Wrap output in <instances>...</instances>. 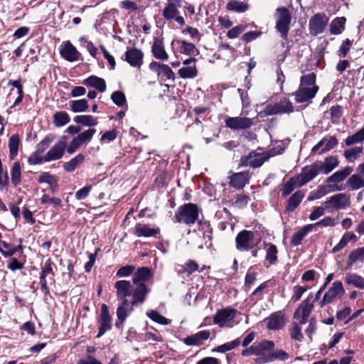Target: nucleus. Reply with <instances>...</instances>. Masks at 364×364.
<instances>
[{
    "label": "nucleus",
    "instance_id": "1",
    "mask_svg": "<svg viewBox=\"0 0 364 364\" xmlns=\"http://www.w3.org/2000/svg\"><path fill=\"white\" fill-rule=\"evenodd\" d=\"M117 298L120 303L117 309V317L127 318L133 311L134 306L142 304L146 301V289L139 287L132 291L131 282L119 280L115 282Z\"/></svg>",
    "mask_w": 364,
    "mask_h": 364
},
{
    "label": "nucleus",
    "instance_id": "2",
    "mask_svg": "<svg viewBox=\"0 0 364 364\" xmlns=\"http://www.w3.org/2000/svg\"><path fill=\"white\" fill-rule=\"evenodd\" d=\"M315 82L316 75L313 73L301 76L299 87L294 93L296 102H305L314 97L318 90Z\"/></svg>",
    "mask_w": 364,
    "mask_h": 364
},
{
    "label": "nucleus",
    "instance_id": "3",
    "mask_svg": "<svg viewBox=\"0 0 364 364\" xmlns=\"http://www.w3.org/2000/svg\"><path fill=\"white\" fill-rule=\"evenodd\" d=\"M275 29L283 40H287L290 30L291 15L289 10L280 6L275 11Z\"/></svg>",
    "mask_w": 364,
    "mask_h": 364
},
{
    "label": "nucleus",
    "instance_id": "4",
    "mask_svg": "<svg viewBox=\"0 0 364 364\" xmlns=\"http://www.w3.org/2000/svg\"><path fill=\"white\" fill-rule=\"evenodd\" d=\"M199 208L193 203H187L180 206L176 211V222L184 223L188 226L194 224L198 219Z\"/></svg>",
    "mask_w": 364,
    "mask_h": 364
},
{
    "label": "nucleus",
    "instance_id": "5",
    "mask_svg": "<svg viewBox=\"0 0 364 364\" xmlns=\"http://www.w3.org/2000/svg\"><path fill=\"white\" fill-rule=\"evenodd\" d=\"M238 311L231 307L218 310L213 318L214 324L220 328H230L233 326L235 318Z\"/></svg>",
    "mask_w": 364,
    "mask_h": 364
},
{
    "label": "nucleus",
    "instance_id": "6",
    "mask_svg": "<svg viewBox=\"0 0 364 364\" xmlns=\"http://www.w3.org/2000/svg\"><path fill=\"white\" fill-rule=\"evenodd\" d=\"M272 156H274V154L270 151L263 152L252 151L247 156L241 158L240 165L242 166H250L254 168H258L260 167L265 161H268Z\"/></svg>",
    "mask_w": 364,
    "mask_h": 364
},
{
    "label": "nucleus",
    "instance_id": "7",
    "mask_svg": "<svg viewBox=\"0 0 364 364\" xmlns=\"http://www.w3.org/2000/svg\"><path fill=\"white\" fill-rule=\"evenodd\" d=\"M152 274L148 267H140L136 272L134 274V277L132 280V291L136 290L139 287H143L146 289V292L144 294V298L146 299L150 289L145 284V282H148L151 277Z\"/></svg>",
    "mask_w": 364,
    "mask_h": 364
},
{
    "label": "nucleus",
    "instance_id": "8",
    "mask_svg": "<svg viewBox=\"0 0 364 364\" xmlns=\"http://www.w3.org/2000/svg\"><path fill=\"white\" fill-rule=\"evenodd\" d=\"M312 295L309 294L298 306L294 313V318L301 325L305 324L314 309Z\"/></svg>",
    "mask_w": 364,
    "mask_h": 364
},
{
    "label": "nucleus",
    "instance_id": "9",
    "mask_svg": "<svg viewBox=\"0 0 364 364\" xmlns=\"http://www.w3.org/2000/svg\"><path fill=\"white\" fill-rule=\"evenodd\" d=\"M67 142L68 137L66 136H61L43 156L44 161L49 162L60 159L64 155L65 150L67 147Z\"/></svg>",
    "mask_w": 364,
    "mask_h": 364
},
{
    "label": "nucleus",
    "instance_id": "10",
    "mask_svg": "<svg viewBox=\"0 0 364 364\" xmlns=\"http://www.w3.org/2000/svg\"><path fill=\"white\" fill-rule=\"evenodd\" d=\"M255 233L250 230H244L240 232L235 238L236 248L240 251H248L252 249L257 244L254 242Z\"/></svg>",
    "mask_w": 364,
    "mask_h": 364
},
{
    "label": "nucleus",
    "instance_id": "11",
    "mask_svg": "<svg viewBox=\"0 0 364 364\" xmlns=\"http://www.w3.org/2000/svg\"><path fill=\"white\" fill-rule=\"evenodd\" d=\"M326 208L335 210H343L350 205V195L346 193H337L331 196L324 202Z\"/></svg>",
    "mask_w": 364,
    "mask_h": 364
},
{
    "label": "nucleus",
    "instance_id": "12",
    "mask_svg": "<svg viewBox=\"0 0 364 364\" xmlns=\"http://www.w3.org/2000/svg\"><path fill=\"white\" fill-rule=\"evenodd\" d=\"M345 293V289L341 281H335L331 288L324 294L322 300L319 302L321 308L326 304L333 302L337 298H341Z\"/></svg>",
    "mask_w": 364,
    "mask_h": 364
},
{
    "label": "nucleus",
    "instance_id": "13",
    "mask_svg": "<svg viewBox=\"0 0 364 364\" xmlns=\"http://www.w3.org/2000/svg\"><path fill=\"white\" fill-rule=\"evenodd\" d=\"M328 23V18L325 14L318 13L309 20V31L313 36H317L323 32Z\"/></svg>",
    "mask_w": 364,
    "mask_h": 364
},
{
    "label": "nucleus",
    "instance_id": "14",
    "mask_svg": "<svg viewBox=\"0 0 364 364\" xmlns=\"http://www.w3.org/2000/svg\"><path fill=\"white\" fill-rule=\"evenodd\" d=\"M294 111V106L289 100L284 99L274 105H268L264 108V113L267 115L277 114L291 113Z\"/></svg>",
    "mask_w": 364,
    "mask_h": 364
},
{
    "label": "nucleus",
    "instance_id": "15",
    "mask_svg": "<svg viewBox=\"0 0 364 364\" xmlns=\"http://www.w3.org/2000/svg\"><path fill=\"white\" fill-rule=\"evenodd\" d=\"M54 277L55 274L52 269L51 262L50 259H48L46 262L44 266L42 267L39 277L41 291L45 294H48L50 292L48 285H47L46 278L48 279L49 284H52L55 282Z\"/></svg>",
    "mask_w": 364,
    "mask_h": 364
},
{
    "label": "nucleus",
    "instance_id": "16",
    "mask_svg": "<svg viewBox=\"0 0 364 364\" xmlns=\"http://www.w3.org/2000/svg\"><path fill=\"white\" fill-rule=\"evenodd\" d=\"M319 173H321V169L317 161L309 166H304L301 173L296 176L297 179L299 181V185L304 186L313 180Z\"/></svg>",
    "mask_w": 364,
    "mask_h": 364
},
{
    "label": "nucleus",
    "instance_id": "17",
    "mask_svg": "<svg viewBox=\"0 0 364 364\" xmlns=\"http://www.w3.org/2000/svg\"><path fill=\"white\" fill-rule=\"evenodd\" d=\"M60 56L68 62H74L81 59V54L70 41L63 42L60 48Z\"/></svg>",
    "mask_w": 364,
    "mask_h": 364
},
{
    "label": "nucleus",
    "instance_id": "18",
    "mask_svg": "<svg viewBox=\"0 0 364 364\" xmlns=\"http://www.w3.org/2000/svg\"><path fill=\"white\" fill-rule=\"evenodd\" d=\"M264 322L269 330L278 331L282 329L286 323L285 315L282 311H278L270 314L264 320Z\"/></svg>",
    "mask_w": 364,
    "mask_h": 364
},
{
    "label": "nucleus",
    "instance_id": "19",
    "mask_svg": "<svg viewBox=\"0 0 364 364\" xmlns=\"http://www.w3.org/2000/svg\"><path fill=\"white\" fill-rule=\"evenodd\" d=\"M112 318L109 314L108 306L103 304L101 306V314L99 319L100 328L97 336V338L103 336L107 331L112 328Z\"/></svg>",
    "mask_w": 364,
    "mask_h": 364
},
{
    "label": "nucleus",
    "instance_id": "20",
    "mask_svg": "<svg viewBox=\"0 0 364 364\" xmlns=\"http://www.w3.org/2000/svg\"><path fill=\"white\" fill-rule=\"evenodd\" d=\"M225 125L227 127L233 129H246L250 128L253 124V121L247 117H228L225 119Z\"/></svg>",
    "mask_w": 364,
    "mask_h": 364
},
{
    "label": "nucleus",
    "instance_id": "21",
    "mask_svg": "<svg viewBox=\"0 0 364 364\" xmlns=\"http://www.w3.org/2000/svg\"><path fill=\"white\" fill-rule=\"evenodd\" d=\"M289 358V354L283 350L277 349L270 351L269 354L264 358H257L254 360L255 364H265L275 360H287Z\"/></svg>",
    "mask_w": 364,
    "mask_h": 364
},
{
    "label": "nucleus",
    "instance_id": "22",
    "mask_svg": "<svg viewBox=\"0 0 364 364\" xmlns=\"http://www.w3.org/2000/svg\"><path fill=\"white\" fill-rule=\"evenodd\" d=\"M163 16L167 21L175 20L179 25H185L183 16H179V11L173 3H168L163 10Z\"/></svg>",
    "mask_w": 364,
    "mask_h": 364
},
{
    "label": "nucleus",
    "instance_id": "23",
    "mask_svg": "<svg viewBox=\"0 0 364 364\" xmlns=\"http://www.w3.org/2000/svg\"><path fill=\"white\" fill-rule=\"evenodd\" d=\"M124 60L130 65L139 68L143 63V53L136 48L129 49L125 53Z\"/></svg>",
    "mask_w": 364,
    "mask_h": 364
},
{
    "label": "nucleus",
    "instance_id": "24",
    "mask_svg": "<svg viewBox=\"0 0 364 364\" xmlns=\"http://www.w3.org/2000/svg\"><path fill=\"white\" fill-rule=\"evenodd\" d=\"M249 179L248 171L235 173L230 176V186L240 190L249 183Z\"/></svg>",
    "mask_w": 364,
    "mask_h": 364
},
{
    "label": "nucleus",
    "instance_id": "25",
    "mask_svg": "<svg viewBox=\"0 0 364 364\" xmlns=\"http://www.w3.org/2000/svg\"><path fill=\"white\" fill-rule=\"evenodd\" d=\"M337 144L338 140L335 136H332L328 137H324L312 148L311 151L316 152L321 147V150L319 154H322L331 150L335 146H336Z\"/></svg>",
    "mask_w": 364,
    "mask_h": 364
},
{
    "label": "nucleus",
    "instance_id": "26",
    "mask_svg": "<svg viewBox=\"0 0 364 364\" xmlns=\"http://www.w3.org/2000/svg\"><path fill=\"white\" fill-rule=\"evenodd\" d=\"M317 162L320 167L321 173L323 174L329 173L339 164L338 159L335 156H328L323 161H317Z\"/></svg>",
    "mask_w": 364,
    "mask_h": 364
},
{
    "label": "nucleus",
    "instance_id": "27",
    "mask_svg": "<svg viewBox=\"0 0 364 364\" xmlns=\"http://www.w3.org/2000/svg\"><path fill=\"white\" fill-rule=\"evenodd\" d=\"M208 331H200L193 335L188 336L184 338V343L188 346H200L204 341L210 337Z\"/></svg>",
    "mask_w": 364,
    "mask_h": 364
},
{
    "label": "nucleus",
    "instance_id": "28",
    "mask_svg": "<svg viewBox=\"0 0 364 364\" xmlns=\"http://www.w3.org/2000/svg\"><path fill=\"white\" fill-rule=\"evenodd\" d=\"M82 84L87 87H93L103 92L106 90V82L104 79L95 75H91L83 80Z\"/></svg>",
    "mask_w": 364,
    "mask_h": 364
},
{
    "label": "nucleus",
    "instance_id": "29",
    "mask_svg": "<svg viewBox=\"0 0 364 364\" xmlns=\"http://www.w3.org/2000/svg\"><path fill=\"white\" fill-rule=\"evenodd\" d=\"M159 232V228H153L148 225L141 223L136 224L134 229V234L139 237L156 236Z\"/></svg>",
    "mask_w": 364,
    "mask_h": 364
},
{
    "label": "nucleus",
    "instance_id": "30",
    "mask_svg": "<svg viewBox=\"0 0 364 364\" xmlns=\"http://www.w3.org/2000/svg\"><path fill=\"white\" fill-rule=\"evenodd\" d=\"M257 356L258 358H264L269 354L270 351L274 350L275 343L272 341L263 340L261 342L256 343Z\"/></svg>",
    "mask_w": 364,
    "mask_h": 364
},
{
    "label": "nucleus",
    "instance_id": "31",
    "mask_svg": "<svg viewBox=\"0 0 364 364\" xmlns=\"http://www.w3.org/2000/svg\"><path fill=\"white\" fill-rule=\"evenodd\" d=\"M265 262L267 264L266 266L269 267L274 264L278 260V250L275 245L272 243H265Z\"/></svg>",
    "mask_w": 364,
    "mask_h": 364
},
{
    "label": "nucleus",
    "instance_id": "32",
    "mask_svg": "<svg viewBox=\"0 0 364 364\" xmlns=\"http://www.w3.org/2000/svg\"><path fill=\"white\" fill-rule=\"evenodd\" d=\"M314 228V225H307L304 226L296 232H295L290 240V245L291 246L299 245L306 235L311 232Z\"/></svg>",
    "mask_w": 364,
    "mask_h": 364
},
{
    "label": "nucleus",
    "instance_id": "33",
    "mask_svg": "<svg viewBox=\"0 0 364 364\" xmlns=\"http://www.w3.org/2000/svg\"><path fill=\"white\" fill-rule=\"evenodd\" d=\"M353 168L350 166H346L343 169L339 170L330 176L326 181L328 183H339L344 181L353 172Z\"/></svg>",
    "mask_w": 364,
    "mask_h": 364
},
{
    "label": "nucleus",
    "instance_id": "34",
    "mask_svg": "<svg viewBox=\"0 0 364 364\" xmlns=\"http://www.w3.org/2000/svg\"><path fill=\"white\" fill-rule=\"evenodd\" d=\"M11 181L17 191H21L19 186L21 183V165L18 161L14 163L11 169Z\"/></svg>",
    "mask_w": 364,
    "mask_h": 364
},
{
    "label": "nucleus",
    "instance_id": "35",
    "mask_svg": "<svg viewBox=\"0 0 364 364\" xmlns=\"http://www.w3.org/2000/svg\"><path fill=\"white\" fill-rule=\"evenodd\" d=\"M304 197V193L302 191L295 192L287 200L286 210L293 212L301 203Z\"/></svg>",
    "mask_w": 364,
    "mask_h": 364
},
{
    "label": "nucleus",
    "instance_id": "36",
    "mask_svg": "<svg viewBox=\"0 0 364 364\" xmlns=\"http://www.w3.org/2000/svg\"><path fill=\"white\" fill-rule=\"evenodd\" d=\"M364 261V247L357 248L352 251L348 256L346 269H349L356 262Z\"/></svg>",
    "mask_w": 364,
    "mask_h": 364
},
{
    "label": "nucleus",
    "instance_id": "37",
    "mask_svg": "<svg viewBox=\"0 0 364 364\" xmlns=\"http://www.w3.org/2000/svg\"><path fill=\"white\" fill-rule=\"evenodd\" d=\"M151 51L156 59L166 60L168 58V55L164 49L162 41L160 40L154 41L151 48Z\"/></svg>",
    "mask_w": 364,
    "mask_h": 364
},
{
    "label": "nucleus",
    "instance_id": "38",
    "mask_svg": "<svg viewBox=\"0 0 364 364\" xmlns=\"http://www.w3.org/2000/svg\"><path fill=\"white\" fill-rule=\"evenodd\" d=\"M22 250V246L21 245L14 246L5 241L0 242V252L4 257H8L14 255L16 252Z\"/></svg>",
    "mask_w": 364,
    "mask_h": 364
},
{
    "label": "nucleus",
    "instance_id": "39",
    "mask_svg": "<svg viewBox=\"0 0 364 364\" xmlns=\"http://www.w3.org/2000/svg\"><path fill=\"white\" fill-rule=\"evenodd\" d=\"M347 185L353 191L364 188V176L360 173L353 174L347 181Z\"/></svg>",
    "mask_w": 364,
    "mask_h": 364
},
{
    "label": "nucleus",
    "instance_id": "40",
    "mask_svg": "<svg viewBox=\"0 0 364 364\" xmlns=\"http://www.w3.org/2000/svg\"><path fill=\"white\" fill-rule=\"evenodd\" d=\"M345 281L349 285H353L360 289H364V278L358 274L348 273L345 277Z\"/></svg>",
    "mask_w": 364,
    "mask_h": 364
},
{
    "label": "nucleus",
    "instance_id": "41",
    "mask_svg": "<svg viewBox=\"0 0 364 364\" xmlns=\"http://www.w3.org/2000/svg\"><path fill=\"white\" fill-rule=\"evenodd\" d=\"M20 139L18 134L12 135L9 140V157L14 160L18 154Z\"/></svg>",
    "mask_w": 364,
    "mask_h": 364
},
{
    "label": "nucleus",
    "instance_id": "42",
    "mask_svg": "<svg viewBox=\"0 0 364 364\" xmlns=\"http://www.w3.org/2000/svg\"><path fill=\"white\" fill-rule=\"evenodd\" d=\"M346 21L345 17L336 18L330 24V32L332 34L338 35L341 33Z\"/></svg>",
    "mask_w": 364,
    "mask_h": 364
},
{
    "label": "nucleus",
    "instance_id": "43",
    "mask_svg": "<svg viewBox=\"0 0 364 364\" xmlns=\"http://www.w3.org/2000/svg\"><path fill=\"white\" fill-rule=\"evenodd\" d=\"M178 74L183 79L196 77L198 75V70L196 64L180 68L178 71Z\"/></svg>",
    "mask_w": 364,
    "mask_h": 364
},
{
    "label": "nucleus",
    "instance_id": "44",
    "mask_svg": "<svg viewBox=\"0 0 364 364\" xmlns=\"http://www.w3.org/2000/svg\"><path fill=\"white\" fill-rule=\"evenodd\" d=\"M302 186L299 185V181L297 179V177L291 178L283 186L282 190V196L287 197L289 195L296 187H301Z\"/></svg>",
    "mask_w": 364,
    "mask_h": 364
},
{
    "label": "nucleus",
    "instance_id": "45",
    "mask_svg": "<svg viewBox=\"0 0 364 364\" xmlns=\"http://www.w3.org/2000/svg\"><path fill=\"white\" fill-rule=\"evenodd\" d=\"M364 141V127L358 130L353 135L348 136L345 139V144L346 146H350L355 144L362 143Z\"/></svg>",
    "mask_w": 364,
    "mask_h": 364
},
{
    "label": "nucleus",
    "instance_id": "46",
    "mask_svg": "<svg viewBox=\"0 0 364 364\" xmlns=\"http://www.w3.org/2000/svg\"><path fill=\"white\" fill-rule=\"evenodd\" d=\"M70 110L73 112H83L88 109V102L85 99L73 100L70 102Z\"/></svg>",
    "mask_w": 364,
    "mask_h": 364
},
{
    "label": "nucleus",
    "instance_id": "47",
    "mask_svg": "<svg viewBox=\"0 0 364 364\" xmlns=\"http://www.w3.org/2000/svg\"><path fill=\"white\" fill-rule=\"evenodd\" d=\"M249 8L247 3L237 0H231L227 4V9L229 11H232L237 13H242L246 11Z\"/></svg>",
    "mask_w": 364,
    "mask_h": 364
},
{
    "label": "nucleus",
    "instance_id": "48",
    "mask_svg": "<svg viewBox=\"0 0 364 364\" xmlns=\"http://www.w3.org/2000/svg\"><path fill=\"white\" fill-rule=\"evenodd\" d=\"M70 119V116L66 112H57L53 115V123L57 127H60L68 124Z\"/></svg>",
    "mask_w": 364,
    "mask_h": 364
},
{
    "label": "nucleus",
    "instance_id": "49",
    "mask_svg": "<svg viewBox=\"0 0 364 364\" xmlns=\"http://www.w3.org/2000/svg\"><path fill=\"white\" fill-rule=\"evenodd\" d=\"M84 159L85 156L82 154H79L68 162L65 163L63 168L66 171L72 172L77 168L79 164L84 161Z\"/></svg>",
    "mask_w": 364,
    "mask_h": 364
},
{
    "label": "nucleus",
    "instance_id": "50",
    "mask_svg": "<svg viewBox=\"0 0 364 364\" xmlns=\"http://www.w3.org/2000/svg\"><path fill=\"white\" fill-rule=\"evenodd\" d=\"M74 122L85 126H95L98 124L97 118L92 115H78L74 117Z\"/></svg>",
    "mask_w": 364,
    "mask_h": 364
},
{
    "label": "nucleus",
    "instance_id": "51",
    "mask_svg": "<svg viewBox=\"0 0 364 364\" xmlns=\"http://www.w3.org/2000/svg\"><path fill=\"white\" fill-rule=\"evenodd\" d=\"M363 153V148L360 146H355L344 151V156L348 162H353L357 159Z\"/></svg>",
    "mask_w": 364,
    "mask_h": 364
},
{
    "label": "nucleus",
    "instance_id": "52",
    "mask_svg": "<svg viewBox=\"0 0 364 364\" xmlns=\"http://www.w3.org/2000/svg\"><path fill=\"white\" fill-rule=\"evenodd\" d=\"M241 343L240 338H236L230 342L224 343L221 346H218L216 348L213 349V351H216L218 353H226L231 350L235 349Z\"/></svg>",
    "mask_w": 364,
    "mask_h": 364
},
{
    "label": "nucleus",
    "instance_id": "53",
    "mask_svg": "<svg viewBox=\"0 0 364 364\" xmlns=\"http://www.w3.org/2000/svg\"><path fill=\"white\" fill-rule=\"evenodd\" d=\"M289 332L292 340L301 341L304 338L301 328L299 326L298 323L293 322Z\"/></svg>",
    "mask_w": 364,
    "mask_h": 364
},
{
    "label": "nucleus",
    "instance_id": "54",
    "mask_svg": "<svg viewBox=\"0 0 364 364\" xmlns=\"http://www.w3.org/2000/svg\"><path fill=\"white\" fill-rule=\"evenodd\" d=\"M146 315L150 319L161 325H168L171 323L169 319L161 316L159 313L154 310H151L147 312Z\"/></svg>",
    "mask_w": 364,
    "mask_h": 364
},
{
    "label": "nucleus",
    "instance_id": "55",
    "mask_svg": "<svg viewBox=\"0 0 364 364\" xmlns=\"http://www.w3.org/2000/svg\"><path fill=\"white\" fill-rule=\"evenodd\" d=\"M54 136L49 134L36 145V151L41 154L43 153L54 140Z\"/></svg>",
    "mask_w": 364,
    "mask_h": 364
},
{
    "label": "nucleus",
    "instance_id": "56",
    "mask_svg": "<svg viewBox=\"0 0 364 364\" xmlns=\"http://www.w3.org/2000/svg\"><path fill=\"white\" fill-rule=\"evenodd\" d=\"M330 188L331 186H318L316 191L314 194H311V196H309L308 200H314L322 198L323 196L330 193Z\"/></svg>",
    "mask_w": 364,
    "mask_h": 364
},
{
    "label": "nucleus",
    "instance_id": "57",
    "mask_svg": "<svg viewBox=\"0 0 364 364\" xmlns=\"http://www.w3.org/2000/svg\"><path fill=\"white\" fill-rule=\"evenodd\" d=\"M177 43L181 45L180 52L181 53L191 55L193 54L196 50L195 45L186 41H178Z\"/></svg>",
    "mask_w": 364,
    "mask_h": 364
},
{
    "label": "nucleus",
    "instance_id": "58",
    "mask_svg": "<svg viewBox=\"0 0 364 364\" xmlns=\"http://www.w3.org/2000/svg\"><path fill=\"white\" fill-rule=\"evenodd\" d=\"M41 203L42 204H49L53 208H58L62 206V201L60 198L55 197L50 198L47 194H43L42 196Z\"/></svg>",
    "mask_w": 364,
    "mask_h": 364
},
{
    "label": "nucleus",
    "instance_id": "59",
    "mask_svg": "<svg viewBox=\"0 0 364 364\" xmlns=\"http://www.w3.org/2000/svg\"><path fill=\"white\" fill-rule=\"evenodd\" d=\"M95 132L96 129L91 128L79 134L76 138L80 142V144H82L83 143L90 141Z\"/></svg>",
    "mask_w": 364,
    "mask_h": 364
},
{
    "label": "nucleus",
    "instance_id": "60",
    "mask_svg": "<svg viewBox=\"0 0 364 364\" xmlns=\"http://www.w3.org/2000/svg\"><path fill=\"white\" fill-rule=\"evenodd\" d=\"M112 100L114 104H116L117 106L121 107L122 106L126 101L125 95L123 92L120 91H115L112 94L111 96Z\"/></svg>",
    "mask_w": 364,
    "mask_h": 364
},
{
    "label": "nucleus",
    "instance_id": "61",
    "mask_svg": "<svg viewBox=\"0 0 364 364\" xmlns=\"http://www.w3.org/2000/svg\"><path fill=\"white\" fill-rule=\"evenodd\" d=\"M247 28V26L238 25L228 31L227 36L229 38H235Z\"/></svg>",
    "mask_w": 364,
    "mask_h": 364
},
{
    "label": "nucleus",
    "instance_id": "62",
    "mask_svg": "<svg viewBox=\"0 0 364 364\" xmlns=\"http://www.w3.org/2000/svg\"><path fill=\"white\" fill-rule=\"evenodd\" d=\"M56 180H58V178L55 176L51 175L47 172H44L39 176L38 181L40 183H46L50 186Z\"/></svg>",
    "mask_w": 364,
    "mask_h": 364
},
{
    "label": "nucleus",
    "instance_id": "63",
    "mask_svg": "<svg viewBox=\"0 0 364 364\" xmlns=\"http://www.w3.org/2000/svg\"><path fill=\"white\" fill-rule=\"evenodd\" d=\"M352 45V42L349 39H346L340 46L338 50V55L339 57L344 58L348 54L350 48Z\"/></svg>",
    "mask_w": 364,
    "mask_h": 364
},
{
    "label": "nucleus",
    "instance_id": "64",
    "mask_svg": "<svg viewBox=\"0 0 364 364\" xmlns=\"http://www.w3.org/2000/svg\"><path fill=\"white\" fill-rule=\"evenodd\" d=\"M158 75H162L168 80H174L175 75L173 70L166 64H163Z\"/></svg>",
    "mask_w": 364,
    "mask_h": 364
}]
</instances>
